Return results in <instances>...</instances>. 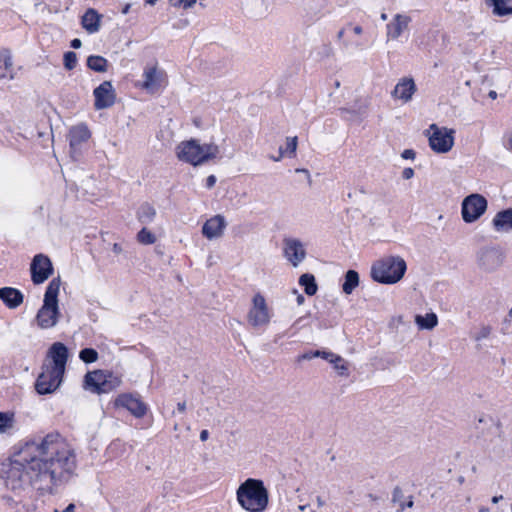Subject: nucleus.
I'll return each mask as SVG.
<instances>
[{
	"label": "nucleus",
	"instance_id": "31",
	"mask_svg": "<svg viewBox=\"0 0 512 512\" xmlns=\"http://www.w3.org/2000/svg\"><path fill=\"white\" fill-rule=\"evenodd\" d=\"M87 66L95 72H106L108 69V61L98 55H91L87 58Z\"/></svg>",
	"mask_w": 512,
	"mask_h": 512
},
{
	"label": "nucleus",
	"instance_id": "24",
	"mask_svg": "<svg viewBox=\"0 0 512 512\" xmlns=\"http://www.w3.org/2000/svg\"><path fill=\"white\" fill-rule=\"evenodd\" d=\"M485 4L492 10V15L505 17L512 15V0H485Z\"/></svg>",
	"mask_w": 512,
	"mask_h": 512
},
{
	"label": "nucleus",
	"instance_id": "16",
	"mask_svg": "<svg viewBox=\"0 0 512 512\" xmlns=\"http://www.w3.org/2000/svg\"><path fill=\"white\" fill-rule=\"evenodd\" d=\"M478 265L485 271H494L503 263V255L496 248H483L478 252Z\"/></svg>",
	"mask_w": 512,
	"mask_h": 512
},
{
	"label": "nucleus",
	"instance_id": "46",
	"mask_svg": "<svg viewBox=\"0 0 512 512\" xmlns=\"http://www.w3.org/2000/svg\"><path fill=\"white\" fill-rule=\"evenodd\" d=\"M402 158L404 159H410V160H414L415 159V156H416V153L414 150L412 149H406L402 152L401 154Z\"/></svg>",
	"mask_w": 512,
	"mask_h": 512
},
{
	"label": "nucleus",
	"instance_id": "13",
	"mask_svg": "<svg viewBox=\"0 0 512 512\" xmlns=\"http://www.w3.org/2000/svg\"><path fill=\"white\" fill-rule=\"evenodd\" d=\"M95 102L94 106L97 110L106 109L114 105L116 93L110 81H104L93 92Z\"/></svg>",
	"mask_w": 512,
	"mask_h": 512
},
{
	"label": "nucleus",
	"instance_id": "4",
	"mask_svg": "<svg viewBox=\"0 0 512 512\" xmlns=\"http://www.w3.org/2000/svg\"><path fill=\"white\" fill-rule=\"evenodd\" d=\"M407 265L400 256L388 255L376 260L371 267V278L381 284H395L405 275Z\"/></svg>",
	"mask_w": 512,
	"mask_h": 512
},
{
	"label": "nucleus",
	"instance_id": "55",
	"mask_svg": "<svg viewBox=\"0 0 512 512\" xmlns=\"http://www.w3.org/2000/svg\"><path fill=\"white\" fill-rule=\"evenodd\" d=\"M70 45H71V47H72V48H74V49H78V48H80V47H81L82 42H81V40H80V39L75 38V39H73V40L71 41V44H70Z\"/></svg>",
	"mask_w": 512,
	"mask_h": 512
},
{
	"label": "nucleus",
	"instance_id": "42",
	"mask_svg": "<svg viewBox=\"0 0 512 512\" xmlns=\"http://www.w3.org/2000/svg\"><path fill=\"white\" fill-rule=\"evenodd\" d=\"M169 3L176 8L188 9L196 3V0H169Z\"/></svg>",
	"mask_w": 512,
	"mask_h": 512
},
{
	"label": "nucleus",
	"instance_id": "48",
	"mask_svg": "<svg viewBox=\"0 0 512 512\" xmlns=\"http://www.w3.org/2000/svg\"><path fill=\"white\" fill-rule=\"evenodd\" d=\"M284 155H286V152L280 147L279 154H276V156H270V159H272L275 162H279L284 157Z\"/></svg>",
	"mask_w": 512,
	"mask_h": 512
},
{
	"label": "nucleus",
	"instance_id": "20",
	"mask_svg": "<svg viewBox=\"0 0 512 512\" xmlns=\"http://www.w3.org/2000/svg\"><path fill=\"white\" fill-rule=\"evenodd\" d=\"M0 300L9 308L16 309L24 301L22 292L13 287L0 288Z\"/></svg>",
	"mask_w": 512,
	"mask_h": 512
},
{
	"label": "nucleus",
	"instance_id": "38",
	"mask_svg": "<svg viewBox=\"0 0 512 512\" xmlns=\"http://www.w3.org/2000/svg\"><path fill=\"white\" fill-rule=\"evenodd\" d=\"M297 145H298V138L296 136L286 138L285 152L288 157H295Z\"/></svg>",
	"mask_w": 512,
	"mask_h": 512
},
{
	"label": "nucleus",
	"instance_id": "52",
	"mask_svg": "<svg viewBox=\"0 0 512 512\" xmlns=\"http://www.w3.org/2000/svg\"><path fill=\"white\" fill-rule=\"evenodd\" d=\"M216 183V177L214 175H210L207 177L206 179V187L207 188H212Z\"/></svg>",
	"mask_w": 512,
	"mask_h": 512
},
{
	"label": "nucleus",
	"instance_id": "7",
	"mask_svg": "<svg viewBox=\"0 0 512 512\" xmlns=\"http://www.w3.org/2000/svg\"><path fill=\"white\" fill-rule=\"evenodd\" d=\"M273 311L269 307L265 297L256 293L251 300V307L247 313V322L253 328L266 327L270 324Z\"/></svg>",
	"mask_w": 512,
	"mask_h": 512
},
{
	"label": "nucleus",
	"instance_id": "8",
	"mask_svg": "<svg viewBox=\"0 0 512 512\" xmlns=\"http://www.w3.org/2000/svg\"><path fill=\"white\" fill-rule=\"evenodd\" d=\"M486 198L478 193L466 196L461 204V216L465 223L476 222L487 210Z\"/></svg>",
	"mask_w": 512,
	"mask_h": 512
},
{
	"label": "nucleus",
	"instance_id": "27",
	"mask_svg": "<svg viewBox=\"0 0 512 512\" xmlns=\"http://www.w3.org/2000/svg\"><path fill=\"white\" fill-rule=\"evenodd\" d=\"M274 0H248L247 9L254 16H264L272 10Z\"/></svg>",
	"mask_w": 512,
	"mask_h": 512
},
{
	"label": "nucleus",
	"instance_id": "11",
	"mask_svg": "<svg viewBox=\"0 0 512 512\" xmlns=\"http://www.w3.org/2000/svg\"><path fill=\"white\" fill-rule=\"evenodd\" d=\"M30 270L33 283L41 284L51 276L53 266L46 255L37 254L32 260Z\"/></svg>",
	"mask_w": 512,
	"mask_h": 512
},
{
	"label": "nucleus",
	"instance_id": "21",
	"mask_svg": "<svg viewBox=\"0 0 512 512\" xmlns=\"http://www.w3.org/2000/svg\"><path fill=\"white\" fill-rule=\"evenodd\" d=\"M91 133L85 124L72 127L69 131V143L73 150H76L82 143L88 141Z\"/></svg>",
	"mask_w": 512,
	"mask_h": 512
},
{
	"label": "nucleus",
	"instance_id": "53",
	"mask_svg": "<svg viewBox=\"0 0 512 512\" xmlns=\"http://www.w3.org/2000/svg\"><path fill=\"white\" fill-rule=\"evenodd\" d=\"M402 497V491L400 488L396 487L393 491V501L397 502Z\"/></svg>",
	"mask_w": 512,
	"mask_h": 512
},
{
	"label": "nucleus",
	"instance_id": "64",
	"mask_svg": "<svg viewBox=\"0 0 512 512\" xmlns=\"http://www.w3.org/2000/svg\"><path fill=\"white\" fill-rule=\"evenodd\" d=\"M489 508L488 507H485V506H481L479 507V512H489Z\"/></svg>",
	"mask_w": 512,
	"mask_h": 512
},
{
	"label": "nucleus",
	"instance_id": "40",
	"mask_svg": "<svg viewBox=\"0 0 512 512\" xmlns=\"http://www.w3.org/2000/svg\"><path fill=\"white\" fill-rule=\"evenodd\" d=\"M13 424V415L0 412V433L5 432L6 429L11 428Z\"/></svg>",
	"mask_w": 512,
	"mask_h": 512
},
{
	"label": "nucleus",
	"instance_id": "28",
	"mask_svg": "<svg viewBox=\"0 0 512 512\" xmlns=\"http://www.w3.org/2000/svg\"><path fill=\"white\" fill-rule=\"evenodd\" d=\"M415 323L419 330H432L438 325V317L433 312L426 315H416Z\"/></svg>",
	"mask_w": 512,
	"mask_h": 512
},
{
	"label": "nucleus",
	"instance_id": "61",
	"mask_svg": "<svg viewBox=\"0 0 512 512\" xmlns=\"http://www.w3.org/2000/svg\"><path fill=\"white\" fill-rule=\"evenodd\" d=\"M75 510V505L74 504H69L64 510L63 512H74Z\"/></svg>",
	"mask_w": 512,
	"mask_h": 512
},
{
	"label": "nucleus",
	"instance_id": "37",
	"mask_svg": "<svg viewBox=\"0 0 512 512\" xmlns=\"http://www.w3.org/2000/svg\"><path fill=\"white\" fill-rule=\"evenodd\" d=\"M492 327L490 325H481L477 332L473 335V339L476 342H481L482 340H485L490 337L492 334Z\"/></svg>",
	"mask_w": 512,
	"mask_h": 512
},
{
	"label": "nucleus",
	"instance_id": "23",
	"mask_svg": "<svg viewBox=\"0 0 512 512\" xmlns=\"http://www.w3.org/2000/svg\"><path fill=\"white\" fill-rule=\"evenodd\" d=\"M492 225L497 232L512 231V208L497 212L492 220Z\"/></svg>",
	"mask_w": 512,
	"mask_h": 512
},
{
	"label": "nucleus",
	"instance_id": "2",
	"mask_svg": "<svg viewBox=\"0 0 512 512\" xmlns=\"http://www.w3.org/2000/svg\"><path fill=\"white\" fill-rule=\"evenodd\" d=\"M236 500L246 512H265L269 506V491L263 480L247 478L236 489Z\"/></svg>",
	"mask_w": 512,
	"mask_h": 512
},
{
	"label": "nucleus",
	"instance_id": "12",
	"mask_svg": "<svg viewBox=\"0 0 512 512\" xmlns=\"http://www.w3.org/2000/svg\"><path fill=\"white\" fill-rule=\"evenodd\" d=\"M417 91L414 79L410 76H404L398 80L394 89L391 91V97L394 100L408 103L413 99Z\"/></svg>",
	"mask_w": 512,
	"mask_h": 512
},
{
	"label": "nucleus",
	"instance_id": "56",
	"mask_svg": "<svg viewBox=\"0 0 512 512\" xmlns=\"http://www.w3.org/2000/svg\"><path fill=\"white\" fill-rule=\"evenodd\" d=\"M324 53L327 57H330L334 54L333 48L330 45L324 46Z\"/></svg>",
	"mask_w": 512,
	"mask_h": 512
},
{
	"label": "nucleus",
	"instance_id": "5",
	"mask_svg": "<svg viewBox=\"0 0 512 512\" xmlns=\"http://www.w3.org/2000/svg\"><path fill=\"white\" fill-rule=\"evenodd\" d=\"M218 153L219 147L216 144L209 143L200 145L198 141L194 139L183 141L176 147L178 159L193 166L201 165L210 159L216 158Z\"/></svg>",
	"mask_w": 512,
	"mask_h": 512
},
{
	"label": "nucleus",
	"instance_id": "33",
	"mask_svg": "<svg viewBox=\"0 0 512 512\" xmlns=\"http://www.w3.org/2000/svg\"><path fill=\"white\" fill-rule=\"evenodd\" d=\"M155 215H156V210L149 203L142 204L137 212V218L142 223L152 222Z\"/></svg>",
	"mask_w": 512,
	"mask_h": 512
},
{
	"label": "nucleus",
	"instance_id": "14",
	"mask_svg": "<svg viewBox=\"0 0 512 512\" xmlns=\"http://www.w3.org/2000/svg\"><path fill=\"white\" fill-rule=\"evenodd\" d=\"M48 357L52 362L44 366L64 374L68 359L67 347L61 342L53 343L48 350Z\"/></svg>",
	"mask_w": 512,
	"mask_h": 512
},
{
	"label": "nucleus",
	"instance_id": "6",
	"mask_svg": "<svg viewBox=\"0 0 512 512\" xmlns=\"http://www.w3.org/2000/svg\"><path fill=\"white\" fill-rule=\"evenodd\" d=\"M424 134L428 138L429 147L435 153H448L454 146L455 130L452 128L440 127L433 123Z\"/></svg>",
	"mask_w": 512,
	"mask_h": 512
},
{
	"label": "nucleus",
	"instance_id": "41",
	"mask_svg": "<svg viewBox=\"0 0 512 512\" xmlns=\"http://www.w3.org/2000/svg\"><path fill=\"white\" fill-rule=\"evenodd\" d=\"M437 31H429L423 39L419 42V47L422 49H428L430 46V41H434L437 39Z\"/></svg>",
	"mask_w": 512,
	"mask_h": 512
},
{
	"label": "nucleus",
	"instance_id": "47",
	"mask_svg": "<svg viewBox=\"0 0 512 512\" xmlns=\"http://www.w3.org/2000/svg\"><path fill=\"white\" fill-rule=\"evenodd\" d=\"M414 176V170L410 167L405 168L402 172V177L406 180L411 179Z\"/></svg>",
	"mask_w": 512,
	"mask_h": 512
},
{
	"label": "nucleus",
	"instance_id": "54",
	"mask_svg": "<svg viewBox=\"0 0 512 512\" xmlns=\"http://www.w3.org/2000/svg\"><path fill=\"white\" fill-rule=\"evenodd\" d=\"M112 250L117 255L121 254L123 252V248H122V246L119 243H114L113 247H112Z\"/></svg>",
	"mask_w": 512,
	"mask_h": 512
},
{
	"label": "nucleus",
	"instance_id": "44",
	"mask_svg": "<svg viewBox=\"0 0 512 512\" xmlns=\"http://www.w3.org/2000/svg\"><path fill=\"white\" fill-rule=\"evenodd\" d=\"M319 355V350H315V351H309V352H306L302 355H300L298 357V361H302V360H311L313 358H316L318 357Z\"/></svg>",
	"mask_w": 512,
	"mask_h": 512
},
{
	"label": "nucleus",
	"instance_id": "60",
	"mask_svg": "<svg viewBox=\"0 0 512 512\" xmlns=\"http://www.w3.org/2000/svg\"><path fill=\"white\" fill-rule=\"evenodd\" d=\"M295 172H296V173H305V174L310 178V173H309V171H308L307 169H305V168H297V169L295 170Z\"/></svg>",
	"mask_w": 512,
	"mask_h": 512
},
{
	"label": "nucleus",
	"instance_id": "59",
	"mask_svg": "<svg viewBox=\"0 0 512 512\" xmlns=\"http://www.w3.org/2000/svg\"><path fill=\"white\" fill-rule=\"evenodd\" d=\"M353 32L356 34V35H361L362 32H363V29L361 26L359 25H356L353 27Z\"/></svg>",
	"mask_w": 512,
	"mask_h": 512
},
{
	"label": "nucleus",
	"instance_id": "50",
	"mask_svg": "<svg viewBox=\"0 0 512 512\" xmlns=\"http://www.w3.org/2000/svg\"><path fill=\"white\" fill-rule=\"evenodd\" d=\"M284 155H286V152L280 147L279 154H276V156H270V159H272L275 162H279L284 157Z\"/></svg>",
	"mask_w": 512,
	"mask_h": 512
},
{
	"label": "nucleus",
	"instance_id": "49",
	"mask_svg": "<svg viewBox=\"0 0 512 512\" xmlns=\"http://www.w3.org/2000/svg\"><path fill=\"white\" fill-rule=\"evenodd\" d=\"M284 155H286V152L280 147L279 154H276V156H270V159H272L275 162H279L284 157Z\"/></svg>",
	"mask_w": 512,
	"mask_h": 512
},
{
	"label": "nucleus",
	"instance_id": "3",
	"mask_svg": "<svg viewBox=\"0 0 512 512\" xmlns=\"http://www.w3.org/2000/svg\"><path fill=\"white\" fill-rule=\"evenodd\" d=\"M60 290V278H54L48 284L43 304L35 316L36 325L43 330L55 327L61 317L58 303V294Z\"/></svg>",
	"mask_w": 512,
	"mask_h": 512
},
{
	"label": "nucleus",
	"instance_id": "32",
	"mask_svg": "<svg viewBox=\"0 0 512 512\" xmlns=\"http://www.w3.org/2000/svg\"><path fill=\"white\" fill-rule=\"evenodd\" d=\"M299 284L304 287L307 295L313 296L316 294L318 287L314 275L309 273L301 275L299 278Z\"/></svg>",
	"mask_w": 512,
	"mask_h": 512
},
{
	"label": "nucleus",
	"instance_id": "19",
	"mask_svg": "<svg viewBox=\"0 0 512 512\" xmlns=\"http://www.w3.org/2000/svg\"><path fill=\"white\" fill-rule=\"evenodd\" d=\"M411 22V17L405 14H396L386 26L387 40L398 39L406 31Z\"/></svg>",
	"mask_w": 512,
	"mask_h": 512
},
{
	"label": "nucleus",
	"instance_id": "34",
	"mask_svg": "<svg viewBox=\"0 0 512 512\" xmlns=\"http://www.w3.org/2000/svg\"><path fill=\"white\" fill-rule=\"evenodd\" d=\"M333 369L337 372V374L341 377L349 376V363L340 355H337L331 362Z\"/></svg>",
	"mask_w": 512,
	"mask_h": 512
},
{
	"label": "nucleus",
	"instance_id": "22",
	"mask_svg": "<svg viewBox=\"0 0 512 512\" xmlns=\"http://www.w3.org/2000/svg\"><path fill=\"white\" fill-rule=\"evenodd\" d=\"M102 15L95 9L89 8L81 19L82 27L89 33L94 34L99 31L101 27Z\"/></svg>",
	"mask_w": 512,
	"mask_h": 512
},
{
	"label": "nucleus",
	"instance_id": "18",
	"mask_svg": "<svg viewBox=\"0 0 512 512\" xmlns=\"http://www.w3.org/2000/svg\"><path fill=\"white\" fill-rule=\"evenodd\" d=\"M226 225L227 223L222 215H215L204 223L202 234L209 240L220 238L224 233Z\"/></svg>",
	"mask_w": 512,
	"mask_h": 512
},
{
	"label": "nucleus",
	"instance_id": "63",
	"mask_svg": "<svg viewBox=\"0 0 512 512\" xmlns=\"http://www.w3.org/2000/svg\"><path fill=\"white\" fill-rule=\"evenodd\" d=\"M316 501H317L318 507H322L324 505V501H323V499L320 496H318L316 498Z\"/></svg>",
	"mask_w": 512,
	"mask_h": 512
},
{
	"label": "nucleus",
	"instance_id": "45",
	"mask_svg": "<svg viewBox=\"0 0 512 512\" xmlns=\"http://www.w3.org/2000/svg\"><path fill=\"white\" fill-rule=\"evenodd\" d=\"M504 146L512 153V130L508 131L504 136Z\"/></svg>",
	"mask_w": 512,
	"mask_h": 512
},
{
	"label": "nucleus",
	"instance_id": "29",
	"mask_svg": "<svg viewBox=\"0 0 512 512\" xmlns=\"http://www.w3.org/2000/svg\"><path fill=\"white\" fill-rule=\"evenodd\" d=\"M122 383L121 377L109 372L107 377L105 378V382L102 383L101 387H98L97 394L109 393L118 387H120Z\"/></svg>",
	"mask_w": 512,
	"mask_h": 512
},
{
	"label": "nucleus",
	"instance_id": "62",
	"mask_svg": "<svg viewBox=\"0 0 512 512\" xmlns=\"http://www.w3.org/2000/svg\"><path fill=\"white\" fill-rule=\"evenodd\" d=\"M502 499H503V496H502V495L494 496V497H492L491 502H492L493 504H497V503H498L500 500H502Z\"/></svg>",
	"mask_w": 512,
	"mask_h": 512
},
{
	"label": "nucleus",
	"instance_id": "51",
	"mask_svg": "<svg viewBox=\"0 0 512 512\" xmlns=\"http://www.w3.org/2000/svg\"><path fill=\"white\" fill-rule=\"evenodd\" d=\"M2 500L5 502V504L7 506H9L11 508L14 506V504H16L15 500L12 497L8 496V495H4L2 497Z\"/></svg>",
	"mask_w": 512,
	"mask_h": 512
},
{
	"label": "nucleus",
	"instance_id": "26",
	"mask_svg": "<svg viewBox=\"0 0 512 512\" xmlns=\"http://www.w3.org/2000/svg\"><path fill=\"white\" fill-rule=\"evenodd\" d=\"M0 78L13 79L14 68L11 53L8 50L0 51Z\"/></svg>",
	"mask_w": 512,
	"mask_h": 512
},
{
	"label": "nucleus",
	"instance_id": "1",
	"mask_svg": "<svg viewBox=\"0 0 512 512\" xmlns=\"http://www.w3.org/2000/svg\"><path fill=\"white\" fill-rule=\"evenodd\" d=\"M76 469V456L70 444L58 433L27 443L20 459L1 470L7 488L18 491L31 485L52 493L54 487L68 480Z\"/></svg>",
	"mask_w": 512,
	"mask_h": 512
},
{
	"label": "nucleus",
	"instance_id": "58",
	"mask_svg": "<svg viewBox=\"0 0 512 512\" xmlns=\"http://www.w3.org/2000/svg\"><path fill=\"white\" fill-rule=\"evenodd\" d=\"M177 409L181 413L185 412V410H186V402H179L177 404Z\"/></svg>",
	"mask_w": 512,
	"mask_h": 512
},
{
	"label": "nucleus",
	"instance_id": "17",
	"mask_svg": "<svg viewBox=\"0 0 512 512\" xmlns=\"http://www.w3.org/2000/svg\"><path fill=\"white\" fill-rule=\"evenodd\" d=\"M143 77L141 87L149 93H155L164 85L166 75L154 65L144 69Z\"/></svg>",
	"mask_w": 512,
	"mask_h": 512
},
{
	"label": "nucleus",
	"instance_id": "15",
	"mask_svg": "<svg viewBox=\"0 0 512 512\" xmlns=\"http://www.w3.org/2000/svg\"><path fill=\"white\" fill-rule=\"evenodd\" d=\"M284 256L294 266L297 267L306 257L304 244L296 238L284 239Z\"/></svg>",
	"mask_w": 512,
	"mask_h": 512
},
{
	"label": "nucleus",
	"instance_id": "10",
	"mask_svg": "<svg viewBox=\"0 0 512 512\" xmlns=\"http://www.w3.org/2000/svg\"><path fill=\"white\" fill-rule=\"evenodd\" d=\"M114 405L127 409L136 418H142L147 413V405L139 397L130 393L118 395Z\"/></svg>",
	"mask_w": 512,
	"mask_h": 512
},
{
	"label": "nucleus",
	"instance_id": "57",
	"mask_svg": "<svg viewBox=\"0 0 512 512\" xmlns=\"http://www.w3.org/2000/svg\"><path fill=\"white\" fill-rule=\"evenodd\" d=\"M209 437V432L207 430H202L200 432V440L201 441H206Z\"/></svg>",
	"mask_w": 512,
	"mask_h": 512
},
{
	"label": "nucleus",
	"instance_id": "30",
	"mask_svg": "<svg viewBox=\"0 0 512 512\" xmlns=\"http://www.w3.org/2000/svg\"><path fill=\"white\" fill-rule=\"evenodd\" d=\"M359 285V274L355 270H348L345 274V280L342 290L345 294L350 295Z\"/></svg>",
	"mask_w": 512,
	"mask_h": 512
},
{
	"label": "nucleus",
	"instance_id": "25",
	"mask_svg": "<svg viewBox=\"0 0 512 512\" xmlns=\"http://www.w3.org/2000/svg\"><path fill=\"white\" fill-rule=\"evenodd\" d=\"M108 373L109 372L103 370L88 372L84 379L85 388L96 393L98 391V387H101L102 383L105 382V378L107 377Z\"/></svg>",
	"mask_w": 512,
	"mask_h": 512
},
{
	"label": "nucleus",
	"instance_id": "35",
	"mask_svg": "<svg viewBox=\"0 0 512 512\" xmlns=\"http://www.w3.org/2000/svg\"><path fill=\"white\" fill-rule=\"evenodd\" d=\"M137 241L143 245H151L156 242V236L147 228H142L137 234Z\"/></svg>",
	"mask_w": 512,
	"mask_h": 512
},
{
	"label": "nucleus",
	"instance_id": "39",
	"mask_svg": "<svg viewBox=\"0 0 512 512\" xmlns=\"http://www.w3.org/2000/svg\"><path fill=\"white\" fill-rule=\"evenodd\" d=\"M77 55L75 52L68 51L64 54V67L67 70H72L76 67Z\"/></svg>",
	"mask_w": 512,
	"mask_h": 512
},
{
	"label": "nucleus",
	"instance_id": "36",
	"mask_svg": "<svg viewBox=\"0 0 512 512\" xmlns=\"http://www.w3.org/2000/svg\"><path fill=\"white\" fill-rule=\"evenodd\" d=\"M79 358L85 363H93L98 359V352L93 348H84L80 351Z\"/></svg>",
	"mask_w": 512,
	"mask_h": 512
},
{
	"label": "nucleus",
	"instance_id": "43",
	"mask_svg": "<svg viewBox=\"0 0 512 512\" xmlns=\"http://www.w3.org/2000/svg\"><path fill=\"white\" fill-rule=\"evenodd\" d=\"M338 354H335L333 352H330V351H324V350H319V355L318 357L328 361L329 363L337 356Z\"/></svg>",
	"mask_w": 512,
	"mask_h": 512
},
{
	"label": "nucleus",
	"instance_id": "9",
	"mask_svg": "<svg viewBox=\"0 0 512 512\" xmlns=\"http://www.w3.org/2000/svg\"><path fill=\"white\" fill-rule=\"evenodd\" d=\"M63 375L51 368L43 366L41 374L38 376L35 388L39 394H49L54 392L61 384Z\"/></svg>",
	"mask_w": 512,
	"mask_h": 512
}]
</instances>
